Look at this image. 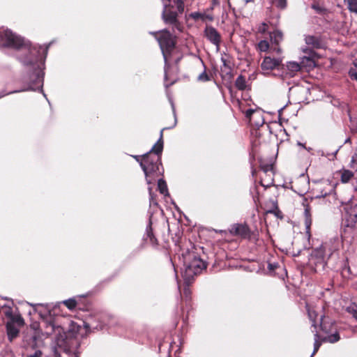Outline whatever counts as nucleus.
<instances>
[{"mask_svg": "<svg viewBox=\"0 0 357 357\" xmlns=\"http://www.w3.org/2000/svg\"><path fill=\"white\" fill-rule=\"evenodd\" d=\"M303 206H304V222L306 229V234L308 236V237H310V227L312 222L311 215V207L307 203V199L306 198L303 199Z\"/></svg>", "mask_w": 357, "mask_h": 357, "instance_id": "2eb2a0df", "label": "nucleus"}, {"mask_svg": "<svg viewBox=\"0 0 357 357\" xmlns=\"http://www.w3.org/2000/svg\"><path fill=\"white\" fill-rule=\"evenodd\" d=\"M82 329L80 326L72 321L68 332L65 333L61 327L56 326L54 322L50 321L46 323L45 333L50 335L57 331L58 335L56 337V345L61 348L63 351L68 353L76 350L79 346L78 335Z\"/></svg>", "mask_w": 357, "mask_h": 357, "instance_id": "7ed1b4c3", "label": "nucleus"}, {"mask_svg": "<svg viewBox=\"0 0 357 357\" xmlns=\"http://www.w3.org/2000/svg\"><path fill=\"white\" fill-rule=\"evenodd\" d=\"M229 233L241 239H246L257 243L259 241V231L257 229L252 230L246 223H235L231 225Z\"/></svg>", "mask_w": 357, "mask_h": 357, "instance_id": "423d86ee", "label": "nucleus"}, {"mask_svg": "<svg viewBox=\"0 0 357 357\" xmlns=\"http://www.w3.org/2000/svg\"><path fill=\"white\" fill-rule=\"evenodd\" d=\"M4 314L6 317L9 318L10 319L13 316L12 309L10 307H8L4 311Z\"/></svg>", "mask_w": 357, "mask_h": 357, "instance_id": "79ce46f5", "label": "nucleus"}, {"mask_svg": "<svg viewBox=\"0 0 357 357\" xmlns=\"http://www.w3.org/2000/svg\"><path fill=\"white\" fill-rule=\"evenodd\" d=\"M165 128H162L160 131V135L157 142L153 146L151 149L145 153L139 155V156H149L150 154H154L160 156L163 151L164 141H163V131ZM130 156H137L136 155H130Z\"/></svg>", "mask_w": 357, "mask_h": 357, "instance_id": "9b49d317", "label": "nucleus"}, {"mask_svg": "<svg viewBox=\"0 0 357 357\" xmlns=\"http://www.w3.org/2000/svg\"><path fill=\"white\" fill-rule=\"evenodd\" d=\"M144 239L153 246H157L158 245V241L153 232L151 222L149 223V225L146 228V236H144Z\"/></svg>", "mask_w": 357, "mask_h": 357, "instance_id": "f3484780", "label": "nucleus"}, {"mask_svg": "<svg viewBox=\"0 0 357 357\" xmlns=\"http://www.w3.org/2000/svg\"><path fill=\"white\" fill-rule=\"evenodd\" d=\"M10 320V321H9V322L13 323V324L15 323H16L20 326L24 324V320L20 315L13 314V316L11 317V319Z\"/></svg>", "mask_w": 357, "mask_h": 357, "instance_id": "2f4dec72", "label": "nucleus"}, {"mask_svg": "<svg viewBox=\"0 0 357 357\" xmlns=\"http://www.w3.org/2000/svg\"><path fill=\"white\" fill-rule=\"evenodd\" d=\"M42 351L40 350H36L34 354L29 355L27 357H42Z\"/></svg>", "mask_w": 357, "mask_h": 357, "instance_id": "37998d69", "label": "nucleus"}, {"mask_svg": "<svg viewBox=\"0 0 357 357\" xmlns=\"http://www.w3.org/2000/svg\"><path fill=\"white\" fill-rule=\"evenodd\" d=\"M307 45H311L313 48L321 49L324 47V44L320 38L315 36H307L305 38Z\"/></svg>", "mask_w": 357, "mask_h": 357, "instance_id": "dca6fc26", "label": "nucleus"}, {"mask_svg": "<svg viewBox=\"0 0 357 357\" xmlns=\"http://www.w3.org/2000/svg\"><path fill=\"white\" fill-rule=\"evenodd\" d=\"M307 151H308V153H309L310 154H311V155H314V152H313V149H311V148H309V149H307Z\"/></svg>", "mask_w": 357, "mask_h": 357, "instance_id": "49530a36", "label": "nucleus"}, {"mask_svg": "<svg viewBox=\"0 0 357 357\" xmlns=\"http://www.w3.org/2000/svg\"><path fill=\"white\" fill-rule=\"evenodd\" d=\"M349 75L351 79L357 81V71L355 69L351 68L349 72Z\"/></svg>", "mask_w": 357, "mask_h": 357, "instance_id": "ea45409f", "label": "nucleus"}, {"mask_svg": "<svg viewBox=\"0 0 357 357\" xmlns=\"http://www.w3.org/2000/svg\"><path fill=\"white\" fill-rule=\"evenodd\" d=\"M190 16L191 18H192L195 20H201L202 21H205L206 20H208L209 21H213V17L212 16L208 15H206V14H204V13H199V12L192 13L190 15Z\"/></svg>", "mask_w": 357, "mask_h": 357, "instance_id": "5701e85b", "label": "nucleus"}, {"mask_svg": "<svg viewBox=\"0 0 357 357\" xmlns=\"http://www.w3.org/2000/svg\"><path fill=\"white\" fill-rule=\"evenodd\" d=\"M50 43L45 47L42 46H31L29 41L22 36L13 33L8 29L0 28V47H8L15 50H24L29 55L22 59L25 66H33L35 82L37 84L43 82V73L39 63H42L47 54Z\"/></svg>", "mask_w": 357, "mask_h": 357, "instance_id": "f257e3e1", "label": "nucleus"}, {"mask_svg": "<svg viewBox=\"0 0 357 357\" xmlns=\"http://www.w3.org/2000/svg\"><path fill=\"white\" fill-rule=\"evenodd\" d=\"M268 213H274L275 215H276L277 216L278 215V213H280L279 211L278 212H276L275 210H270L268 211Z\"/></svg>", "mask_w": 357, "mask_h": 357, "instance_id": "a18cd8bd", "label": "nucleus"}, {"mask_svg": "<svg viewBox=\"0 0 357 357\" xmlns=\"http://www.w3.org/2000/svg\"><path fill=\"white\" fill-rule=\"evenodd\" d=\"M184 283L185 284V287L183 288V295L186 298H189L190 297V294H191V291L189 287L190 284H188L185 280H184Z\"/></svg>", "mask_w": 357, "mask_h": 357, "instance_id": "c9c22d12", "label": "nucleus"}, {"mask_svg": "<svg viewBox=\"0 0 357 357\" xmlns=\"http://www.w3.org/2000/svg\"><path fill=\"white\" fill-rule=\"evenodd\" d=\"M204 36L213 45H215L218 49L221 43L222 37L220 33L213 26L206 25L204 31Z\"/></svg>", "mask_w": 357, "mask_h": 357, "instance_id": "9d476101", "label": "nucleus"}, {"mask_svg": "<svg viewBox=\"0 0 357 357\" xmlns=\"http://www.w3.org/2000/svg\"><path fill=\"white\" fill-rule=\"evenodd\" d=\"M181 14L178 9L176 5L170 2L165 3L162 11V17L165 24L172 25L173 31L175 29L179 32L183 31V26L178 20V15Z\"/></svg>", "mask_w": 357, "mask_h": 357, "instance_id": "0eeeda50", "label": "nucleus"}, {"mask_svg": "<svg viewBox=\"0 0 357 357\" xmlns=\"http://www.w3.org/2000/svg\"><path fill=\"white\" fill-rule=\"evenodd\" d=\"M270 40L272 45V50L277 53L281 52V49L279 47L280 43L283 39V33L280 30L275 29L271 32H268Z\"/></svg>", "mask_w": 357, "mask_h": 357, "instance_id": "f8f14e48", "label": "nucleus"}, {"mask_svg": "<svg viewBox=\"0 0 357 357\" xmlns=\"http://www.w3.org/2000/svg\"><path fill=\"white\" fill-rule=\"evenodd\" d=\"M332 255L333 250L331 245L328 243H324L319 248L313 250L310 260L315 266L319 264L324 267L326 264V257L328 256V257H330Z\"/></svg>", "mask_w": 357, "mask_h": 357, "instance_id": "6e6552de", "label": "nucleus"}, {"mask_svg": "<svg viewBox=\"0 0 357 357\" xmlns=\"http://www.w3.org/2000/svg\"><path fill=\"white\" fill-rule=\"evenodd\" d=\"M158 188L161 194H166L168 192L167 186L165 181L160 179L158 183Z\"/></svg>", "mask_w": 357, "mask_h": 357, "instance_id": "c85d7f7f", "label": "nucleus"}, {"mask_svg": "<svg viewBox=\"0 0 357 357\" xmlns=\"http://www.w3.org/2000/svg\"><path fill=\"white\" fill-rule=\"evenodd\" d=\"M235 86L239 91L250 90V85L247 84L246 78L245 76L239 75L235 81Z\"/></svg>", "mask_w": 357, "mask_h": 357, "instance_id": "a211bd4d", "label": "nucleus"}, {"mask_svg": "<svg viewBox=\"0 0 357 357\" xmlns=\"http://www.w3.org/2000/svg\"><path fill=\"white\" fill-rule=\"evenodd\" d=\"M349 167L354 172L357 173V158H352Z\"/></svg>", "mask_w": 357, "mask_h": 357, "instance_id": "e433bc0d", "label": "nucleus"}, {"mask_svg": "<svg viewBox=\"0 0 357 357\" xmlns=\"http://www.w3.org/2000/svg\"><path fill=\"white\" fill-rule=\"evenodd\" d=\"M257 140H255L252 143V156H255V155L258 153L257 150Z\"/></svg>", "mask_w": 357, "mask_h": 357, "instance_id": "a19ab883", "label": "nucleus"}, {"mask_svg": "<svg viewBox=\"0 0 357 357\" xmlns=\"http://www.w3.org/2000/svg\"><path fill=\"white\" fill-rule=\"evenodd\" d=\"M340 174V181L343 183H348L354 176V172L352 170L343 168L339 172Z\"/></svg>", "mask_w": 357, "mask_h": 357, "instance_id": "4be33fe9", "label": "nucleus"}, {"mask_svg": "<svg viewBox=\"0 0 357 357\" xmlns=\"http://www.w3.org/2000/svg\"><path fill=\"white\" fill-rule=\"evenodd\" d=\"M158 40L165 61V77L167 79V72L172 64L178 66L183 59V54L176 47V37L169 31L164 29L158 32L151 33Z\"/></svg>", "mask_w": 357, "mask_h": 357, "instance_id": "f03ea898", "label": "nucleus"}, {"mask_svg": "<svg viewBox=\"0 0 357 357\" xmlns=\"http://www.w3.org/2000/svg\"><path fill=\"white\" fill-rule=\"evenodd\" d=\"M347 312L351 314L357 320V305H351L347 307Z\"/></svg>", "mask_w": 357, "mask_h": 357, "instance_id": "7c9ffc66", "label": "nucleus"}, {"mask_svg": "<svg viewBox=\"0 0 357 357\" xmlns=\"http://www.w3.org/2000/svg\"><path fill=\"white\" fill-rule=\"evenodd\" d=\"M319 335L318 333L316 331L314 334V351L310 357H313V356L318 351L319 347L321 345V342L319 341Z\"/></svg>", "mask_w": 357, "mask_h": 357, "instance_id": "cd10ccee", "label": "nucleus"}, {"mask_svg": "<svg viewBox=\"0 0 357 357\" xmlns=\"http://www.w3.org/2000/svg\"><path fill=\"white\" fill-rule=\"evenodd\" d=\"M6 331L10 341L17 337L20 332L19 329L13 323L10 322H7L6 324Z\"/></svg>", "mask_w": 357, "mask_h": 357, "instance_id": "6ab92c4d", "label": "nucleus"}, {"mask_svg": "<svg viewBox=\"0 0 357 357\" xmlns=\"http://www.w3.org/2000/svg\"><path fill=\"white\" fill-rule=\"evenodd\" d=\"M277 158H259V167L267 178H261L260 185L266 189L274 185V175L276 172Z\"/></svg>", "mask_w": 357, "mask_h": 357, "instance_id": "39448f33", "label": "nucleus"}, {"mask_svg": "<svg viewBox=\"0 0 357 357\" xmlns=\"http://www.w3.org/2000/svg\"><path fill=\"white\" fill-rule=\"evenodd\" d=\"M306 310L307 312L308 317L310 320L312 321V327L314 328V331L317 330V318L318 317V314L317 312L312 308L309 305H306Z\"/></svg>", "mask_w": 357, "mask_h": 357, "instance_id": "412c9836", "label": "nucleus"}, {"mask_svg": "<svg viewBox=\"0 0 357 357\" xmlns=\"http://www.w3.org/2000/svg\"><path fill=\"white\" fill-rule=\"evenodd\" d=\"M198 80L204 82L211 80V77L206 73V70L199 75Z\"/></svg>", "mask_w": 357, "mask_h": 357, "instance_id": "f704fd0d", "label": "nucleus"}, {"mask_svg": "<svg viewBox=\"0 0 357 357\" xmlns=\"http://www.w3.org/2000/svg\"><path fill=\"white\" fill-rule=\"evenodd\" d=\"M256 113V111L255 109H248L246 110L245 114V117L247 119H248L250 121L252 120V118L253 116V115Z\"/></svg>", "mask_w": 357, "mask_h": 357, "instance_id": "4c0bfd02", "label": "nucleus"}, {"mask_svg": "<svg viewBox=\"0 0 357 357\" xmlns=\"http://www.w3.org/2000/svg\"><path fill=\"white\" fill-rule=\"evenodd\" d=\"M139 162L146 176L159 170L160 158H135Z\"/></svg>", "mask_w": 357, "mask_h": 357, "instance_id": "1a4fd4ad", "label": "nucleus"}, {"mask_svg": "<svg viewBox=\"0 0 357 357\" xmlns=\"http://www.w3.org/2000/svg\"><path fill=\"white\" fill-rule=\"evenodd\" d=\"M311 8L319 15H326L329 13L328 10L326 7L321 6L319 3L315 2L312 3L311 5Z\"/></svg>", "mask_w": 357, "mask_h": 357, "instance_id": "b1692460", "label": "nucleus"}, {"mask_svg": "<svg viewBox=\"0 0 357 357\" xmlns=\"http://www.w3.org/2000/svg\"><path fill=\"white\" fill-rule=\"evenodd\" d=\"M281 63L282 61L280 59L265 56L261 64V68L264 71H271L273 69L279 68Z\"/></svg>", "mask_w": 357, "mask_h": 357, "instance_id": "ddd939ff", "label": "nucleus"}, {"mask_svg": "<svg viewBox=\"0 0 357 357\" xmlns=\"http://www.w3.org/2000/svg\"><path fill=\"white\" fill-rule=\"evenodd\" d=\"M298 144H299L300 146H303V148H305V147L303 144H301V143H299Z\"/></svg>", "mask_w": 357, "mask_h": 357, "instance_id": "de8ad7c7", "label": "nucleus"}, {"mask_svg": "<svg viewBox=\"0 0 357 357\" xmlns=\"http://www.w3.org/2000/svg\"><path fill=\"white\" fill-rule=\"evenodd\" d=\"M222 61L223 63V66L225 68H227L228 69V72L226 73L227 75H229L230 77H232V74H231V67L227 64V61L225 59H222Z\"/></svg>", "mask_w": 357, "mask_h": 357, "instance_id": "58836bf2", "label": "nucleus"}, {"mask_svg": "<svg viewBox=\"0 0 357 357\" xmlns=\"http://www.w3.org/2000/svg\"><path fill=\"white\" fill-rule=\"evenodd\" d=\"M287 75L292 77L295 74L301 70V66L296 62H289L286 66Z\"/></svg>", "mask_w": 357, "mask_h": 357, "instance_id": "aec40b11", "label": "nucleus"}, {"mask_svg": "<svg viewBox=\"0 0 357 357\" xmlns=\"http://www.w3.org/2000/svg\"><path fill=\"white\" fill-rule=\"evenodd\" d=\"M344 3L351 13L357 14V0H344Z\"/></svg>", "mask_w": 357, "mask_h": 357, "instance_id": "393cba45", "label": "nucleus"}, {"mask_svg": "<svg viewBox=\"0 0 357 357\" xmlns=\"http://www.w3.org/2000/svg\"><path fill=\"white\" fill-rule=\"evenodd\" d=\"M347 226L351 228H357V204L350 206L347 211Z\"/></svg>", "mask_w": 357, "mask_h": 357, "instance_id": "4468645a", "label": "nucleus"}, {"mask_svg": "<svg viewBox=\"0 0 357 357\" xmlns=\"http://www.w3.org/2000/svg\"><path fill=\"white\" fill-rule=\"evenodd\" d=\"M182 256L184 266L182 276L185 282L189 284L193 282L195 276L199 275L206 268V263L194 252L188 251Z\"/></svg>", "mask_w": 357, "mask_h": 357, "instance_id": "20e7f679", "label": "nucleus"}, {"mask_svg": "<svg viewBox=\"0 0 357 357\" xmlns=\"http://www.w3.org/2000/svg\"><path fill=\"white\" fill-rule=\"evenodd\" d=\"M320 328L321 329V331H326V328L324 326V324L323 323V318L321 317V321L320 323Z\"/></svg>", "mask_w": 357, "mask_h": 357, "instance_id": "c03bdc74", "label": "nucleus"}, {"mask_svg": "<svg viewBox=\"0 0 357 357\" xmlns=\"http://www.w3.org/2000/svg\"><path fill=\"white\" fill-rule=\"evenodd\" d=\"M340 339V335L338 333H335L331 335H328L326 340L331 342V343H335L337 342Z\"/></svg>", "mask_w": 357, "mask_h": 357, "instance_id": "473e14b6", "label": "nucleus"}, {"mask_svg": "<svg viewBox=\"0 0 357 357\" xmlns=\"http://www.w3.org/2000/svg\"><path fill=\"white\" fill-rule=\"evenodd\" d=\"M63 304L69 310H75L77 307V302L75 298L63 301Z\"/></svg>", "mask_w": 357, "mask_h": 357, "instance_id": "a878e982", "label": "nucleus"}, {"mask_svg": "<svg viewBox=\"0 0 357 357\" xmlns=\"http://www.w3.org/2000/svg\"><path fill=\"white\" fill-rule=\"evenodd\" d=\"M2 96H3V95H2V96H0V98H1V97H2Z\"/></svg>", "mask_w": 357, "mask_h": 357, "instance_id": "09e8293b", "label": "nucleus"}, {"mask_svg": "<svg viewBox=\"0 0 357 357\" xmlns=\"http://www.w3.org/2000/svg\"><path fill=\"white\" fill-rule=\"evenodd\" d=\"M257 31L261 34L268 33V32H270L268 31V24L266 22H262L259 25Z\"/></svg>", "mask_w": 357, "mask_h": 357, "instance_id": "c756f323", "label": "nucleus"}, {"mask_svg": "<svg viewBox=\"0 0 357 357\" xmlns=\"http://www.w3.org/2000/svg\"><path fill=\"white\" fill-rule=\"evenodd\" d=\"M275 6L280 9H284L287 7V0H274Z\"/></svg>", "mask_w": 357, "mask_h": 357, "instance_id": "72a5a7b5", "label": "nucleus"}, {"mask_svg": "<svg viewBox=\"0 0 357 357\" xmlns=\"http://www.w3.org/2000/svg\"><path fill=\"white\" fill-rule=\"evenodd\" d=\"M270 48V44L266 40H261L258 44L257 49L260 52H267Z\"/></svg>", "mask_w": 357, "mask_h": 357, "instance_id": "bb28decb", "label": "nucleus"}]
</instances>
